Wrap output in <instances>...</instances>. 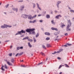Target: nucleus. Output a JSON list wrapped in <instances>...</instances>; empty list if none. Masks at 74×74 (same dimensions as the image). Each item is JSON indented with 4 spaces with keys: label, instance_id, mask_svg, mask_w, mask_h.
Listing matches in <instances>:
<instances>
[{
    "label": "nucleus",
    "instance_id": "nucleus-19",
    "mask_svg": "<svg viewBox=\"0 0 74 74\" xmlns=\"http://www.w3.org/2000/svg\"><path fill=\"white\" fill-rule=\"evenodd\" d=\"M47 47H51V45H50V44H47Z\"/></svg>",
    "mask_w": 74,
    "mask_h": 74
},
{
    "label": "nucleus",
    "instance_id": "nucleus-27",
    "mask_svg": "<svg viewBox=\"0 0 74 74\" xmlns=\"http://www.w3.org/2000/svg\"><path fill=\"white\" fill-rule=\"evenodd\" d=\"M5 69H7V65L6 64H5L4 65Z\"/></svg>",
    "mask_w": 74,
    "mask_h": 74
},
{
    "label": "nucleus",
    "instance_id": "nucleus-47",
    "mask_svg": "<svg viewBox=\"0 0 74 74\" xmlns=\"http://www.w3.org/2000/svg\"><path fill=\"white\" fill-rule=\"evenodd\" d=\"M9 55L10 56H12V53H11L9 54Z\"/></svg>",
    "mask_w": 74,
    "mask_h": 74
},
{
    "label": "nucleus",
    "instance_id": "nucleus-33",
    "mask_svg": "<svg viewBox=\"0 0 74 74\" xmlns=\"http://www.w3.org/2000/svg\"><path fill=\"white\" fill-rule=\"evenodd\" d=\"M59 40V39H55L54 41H56L57 40V41H58Z\"/></svg>",
    "mask_w": 74,
    "mask_h": 74
},
{
    "label": "nucleus",
    "instance_id": "nucleus-51",
    "mask_svg": "<svg viewBox=\"0 0 74 74\" xmlns=\"http://www.w3.org/2000/svg\"><path fill=\"white\" fill-rule=\"evenodd\" d=\"M65 36H68V34H67V33L65 34Z\"/></svg>",
    "mask_w": 74,
    "mask_h": 74
},
{
    "label": "nucleus",
    "instance_id": "nucleus-25",
    "mask_svg": "<svg viewBox=\"0 0 74 74\" xmlns=\"http://www.w3.org/2000/svg\"><path fill=\"white\" fill-rule=\"evenodd\" d=\"M32 34H33L34 35H35L36 34V32H35V31H32Z\"/></svg>",
    "mask_w": 74,
    "mask_h": 74
},
{
    "label": "nucleus",
    "instance_id": "nucleus-5",
    "mask_svg": "<svg viewBox=\"0 0 74 74\" xmlns=\"http://www.w3.org/2000/svg\"><path fill=\"white\" fill-rule=\"evenodd\" d=\"M63 50V49H61L59 50V51H58L57 52L56 51H55L54 53H52V54H55L56 53H60V52H62V51Z\"/></svg>",
    "mask_w": 74,
    "mask_h": 74
},
{
    "label": "nucleus",
    "instance_id": "nucleus-39",
    "mask_svg": "<svg viewBox=\"0 0 74 74\" xmlns=\"http://www.w3.org/2000/svg\"><path fill=\"white\" fill-rule=\"evenodd\" d=\"M65 26V25L63 24V25H62L61 26V27L63 28V27H64Z\"/></svg>",
    "mask_w": 74,
    "mask_h": 74
},
{
    "label": "nucleus",
    "instance_id": "nucleus-38",
    "mask_svg": "<svg viewBox=\"0 0 74 74\" xmlns=\"http://www.w3.org/2000/svg\"><path fill=\"white\" fill-rule=\"evenodd\" d=\"M1 28H5V27H4V25H2L1 26Z\"/></svg>",
    "mask_w": 74,
    "mask_h": 74
},
{
    "label": "nucleus",
    "instance_id": "nucleus-28",
    "mask_svg": "<svg viewBox=\"0 0 74 74\" xmlns=\"http://www.w3.org/2000/svg\"><path fill=\"white\" fill-rule=\"evenodd\" d=\"M64 65H65V67H69V65L66 64H65Z\"/></svg>",
    "mask_w": 74,
    "mask_h": 74
},
{
    "label": "nucleus",
    "instance_id": "nucleus-34",
    "mask_svg": "<svg viewBox=\"0 0 74 74\" xmlns=\"http://www.w3.org/2000/svg\"><path fill=\"white\" fill-rule=\"evenodd\" d=\"M34 42H36V40L34 38Z\"/></svg>",
    "mask_w": 74,
    "mask_h": 74
},
{
    "label": "nucleus",
    "instance_id": "nucleus-6",
    "mask_svg": "<svg viewBox=\"0 0 74 74\" xmlns=\"http://www.w3.org/2000/svg\"><path fill=\"white\" fill-rule=\"evenodd\" d=\"M4 25L5 28H7V27H12V26L11 25H9L6 24H4Z\"/></svg>",
    "mask_w": 74,
    "mask_h": 74
},
{
    "label": "nucleus",
    "instance_id": "nucleus-2",
    "mask_svg": "<svg viewBox=\"0 0 74 74\" xmlns=\"http://www.w3.org/2000/svg\"><path fill=\"white\" fill-rule=\"evenodd\" d=\"M35 30V29H27L26 30V32H27V33H30V32H33V31H34Z\"/></svg>",
    "mask_w": 74,
    "mask_h": 74
},
{
    "label": "nucleus",
    "instance_id": "nucleus-59",
    "mask_svg": "<svg viewBox=\"0 0 74 74\" xmlns=\"http://www.w3.org/2000/svg\"><path fill=\"white\" fill-rule=\"evenodd\" d=\"M29 23H33V21H29Z\"/></svg>",
    "mask_w": 74,
    "mask_h": 74
},
{
    "label": "nucleus",
    "instance_id": "nucleus-56",
    "mask_svg": "<svg viewBox=\"0 0 74 74\" xmlns=\"http://www.w3.org/2000/svg\"><path fill=\"white\" fill-rule=\"evenodd\" d=\"M41 16V14H39L38 15V16Z\"/></svg>",
    "mask_w": 74,
    "mask_h": 74
},
{
    "label": "nucleus",
    "instance_id": "nucleus-4",
    "mask_svg": "<svg viewBox=\"0 0 74 74\" xmlns=\"http://www.w3.org/2000/svg\"><path fill=\"white\" fill-rule=\"evenodd\" d=\"M68 26H71V22L70 20H68Z\"/></svg>",
    "mask_w": 74,
    "mask_h": 74
},
{
    "label": "nucleus",
    "instance_id": "nucleus-30",
    "mask_svg": "<svg viewBox=\"0 0 74 74\" xmlns=\"http://www.w3.org/2000/svg\"><path fill=\"white\" fill-rule=\"evenodd\" d=\"M46 40H50V38L49 37H47L46 38Z\"/></svg>",
    "mask_w": 74,
    "mask_h": 74
},
{
    "label": "nucleus",
    "instance_id": "nucleus-49",
    "mask_svg": "<svg viewBox=\"0 0 74 74\" xmlns=\"http://www.w3.org/2000/svg\"><path fill=\"white\" fill-rule=\"evenodd\" d=\"M24 36H25V35L24 34H23V35H21V37H24Z\"/></svg>",
    "mask_w": 74,
    "mask_h": 74
},
{
    "label": "nucleus",
    "instance_id": "nucleus-52",
    "mask_svg": "<svg viewBox=\"0 0 74 74\" xmlns=\"http://www.w3.org/2000/svg\"><path fill=\"white\" fill-rule=\"evenodd\" d=\"M58 59H59V60L61 59V58L60 57H58Z\"/></svg>",
    "mask_w": 74,
    "mask_h": 74
},
{
    "label": "nucleus",
    "instance_id": "nucleus-13",
    "mask_svg": "<svg viewBox=\"0 0 74 74\" xmlns=\"http://www.w3.org/2000/svg\"><path fill=\"white\" fill-rule=\"evenodd\" d=\"M45 35H47V36H50L51 34L48 32H46L45 33Z\"/></svg>",
    "mask_w": 74,
    "mask_h": 74
},
{
    "label": "nucleus",
    "instance_id": "nucleus-41",
    "mask_svg": "<svg viewBox=\"0 0 74 74\" xmlns=\"http://www.w3.org/2000/svg\"><path fill=\"white\" fill-rule=\"evenodd\" d=\"M1 69L2 71H5V69L3 68H1Z\"/></svg>",
    "mask_w": 74,
    "mask_h": 74
},
{
    "label": "nucleus",
    "instance_id": "nucleus-32",
    "mask_svg": "<svg viewBox=\"0 0 74 74\" xmlns=\"http://www.w3.org/2000/svg\"><path fill=\"white\" fill-rule=\"evenodd\" d=\"M23 54V52H21V53H18V56H21V55H22Z\"/></svg>",
    "mask_w": 74,
    "mask_h": 74
},
{
    "label": "nucleus",
    "instance_id": "nucleus-29",
    "mask_svg": "<svg viewBox=\"0 0 74 74\" xmlns=\"http://www.w3.org/2000/svg\"><path fill=\"white\" fill-rule=\"evenodd\" d=\"M59 15H58L56 16V18L57 19H59Z\"/></svg>",
    "mask_w": 74,
    "mask_h": 74
},
{
    "label": "nucleus",
    "instance_id": "nucleus-3",
    "mask_svg": "<svg viewBox=\"0 0 74 74\" xmlns=\"http://www.w3.org/2000/svg\"><path fill=\"white\" fill-rule=\"evenodd\" d=\"M21 16L22 18H24V19H26L28 17V15L23 14L21 15Z\"/></svg>",
    "mask_w": 74,
    "mask_h": 74
},
{
    "label": "nucleus",
    "instance_id": "nucleus-26",
    "mask_svg": "<svg viewBox=\"0 0 74 74\" xmlns=\"http://www.w3.org/2000/svg\"><path fill=\"white\" fill-rule=\"evenodd\" d=\"M28 41H31V42H32L33 41V40L31 39H28Z\"/></svg>",
    "mask_w": 74,
    "mask_h": 74
},
{
    "label": "nucleus",
    "instance_id": "nucleus-22",
    "mask_svg": "<svg viewBox=\"0 0 74 74\" xmlns=\"http://www.w3.org/2000/svg\"><path fill=\"white\" fill-rule=\"evenodd\" d=\"M46 17L47 18H50V16L49 14H47L46 15Z\"/></svg>",
    "mask_w": 74,
    "mask_h": 74
},
{
    "label": "nucleus",
    "instance_id": "nucleus-62",
    "mask_svg": "<svg viewBox=\"0 0 74 74\" xmlns=\"http://www.w3.org/2000/svg\"><path fill=\"white\" fill-rule=\"evenodd\" d=\"M23 1H19V2H23Z\"/></svg>",
    "mask_w": 74,
    "mask_h": 74
},
{
    "label": "nucleus",
    "instance_id": "nucleus-55",
    "mask_svg": "<svg viewBox=\"0 0 74 74\" xmlns=\"http://www.w3.org/2000/svg\"><path fill=\"white\" fill-rule=\"evenodd\" d=\"M41 30H42V31H44V29L43 28H41Z\"/></svg>",
    "mask_w": 74,
    "mask_h": 74
},
{
    "label": "nucleus",
    "instance_id": "nucleus-17",
    "mask_svg": "<svg viewBox=\"0 0 74 74\" xmlns=\"http://www.w3.org/2000/svg\"><path fill=\"white\" fill-rule=\"evenodd\" d=\"M7 63L10 66H12V64L11 63H10L9 62H7Z\"/></svg>",
    "mask_w": 74,
    "mask_h": 74
},
{
    "label": "nucleus",
    "instance_id": "nucleus-14",
    "mask_svg": "<svg viewBox=\"0 0 74 74\" xmlns=\"http://www.w3.org/2000/svg\"><path fill=\"white\" fill-rule=\"evenodd\" d=\"M12 9H13V10H14V11H16V12H18V8H13Z\"/></svg>",
    "mask_w": 74,
    "mask_h": 74
},
{
    "label": "nucleus",
    "instance_id": "nucleus-63",
    "mask_svg": "<svg viewBox=\"0 0 74 74\" xmlns=\"http://www.w3.org/2000/svg\"><path fill=\"white\" fill-rule=\"evenodd\" d=\"M63 46H64V47H67V46L66 45H64Z\"/></svg>",
    "mask_w": 74,
    "mask_h": 74
},
{
    "label": "nucleus",
    "instance_id": "nucleus-54",
    "mask_svg": "<svg viewBox=\"0 0 74 74\" xmlns=\"http://www.w3.org/2000/svg\"><path fill=\"white\" fill-rule=\"evenodd\" d=\"M62 67V65H60L59 67V69H60V68H61V67Z\"/></svg>",
    "mask_w": 74,
    "mask_h": 74
},
{
    "label": "nucleus",
    "instance_id": "nucleus-12",
    "mask_svg": "<svg viewBox=\"0 0 74 74\" xmlns=\"http://www.w3.org/2000/svg\"><path fill=\"white\" fill-rule=\"evenodd\" d=\"M51 29L52 30H56V31H58V30L57 29V28H55L54 27H51Z\"/></svg>",
    "mask_w": 74,
    "mask_h": 74
},
{
    "label": "nucleus",
    "instance_id": "nucleus-37",
    "mask_svg": "<svg viewBox=\"0 0 74 74\" xmlns=\"http://www.w3.org/2000/svg\"><path fill=\"white\" fill-rule=\"evenodd\" d=\"M33 7L34 8L35 7H36V4L35 3H33Z\"/></svg>",
    "mask_w": 74,
    "mask_h": 74
},
{
    "label": "nucleus",
    "instance_id": "nucleus-20",
    "mask_svg": "<svg viewBox=\"0 0 74 74\" xmlns=\"http://www.w3.org/2000/svg\"><path fill=\"white\" fill-rule=\"evenodd\" d=\"M51 22L53 24V25H55V22H54V20L51 21Z\"/></svg>",
    "mask_w": 74,
    "mask_h": 74
},
{
    "label": "nucleus",
    "instance_id": "nucleus-21",
    "mask_svg": "<svg viewBox=\"0 0 74 74\" xmlns=\"http://www.w3.org/2000/svg\"><path fill=\"white\" fill-rule=\"evenodd\" d=\"M58 34H59V33H58V32H55L54 33V35H55V36H57V35H58Z\"/></svg>",
    "mask_w": 74,
    "mask_h": 74
},
{
    "label": "nucleus",
    "instance_id": "nucleus-16",
    "mask_svg": "<svg viewBox=\"0 0 74 74\" xmlns=\"http://www.w3.org/2000/svg\"><path fill=\"white\" fill-rule=\"evenodd\" d=\"M27 39H28H28H29V37L27 36V37H25L23 39V40H26Z\"/></svg>",
    "mask_w": 74,
    "mask_h": 74
},
{
    "label": "nucleus",
    "instance_id": "nucleus-40",
    "mask_svg": "<svg viewBox=\"0 0 74 74\" xmlns=\"http://www.w3.org/2000/svg\"><path fill=\"white\" fill-rule=\"evenodd\" d=\"M67 45H69V46H71V45H72V44H70L69 43H68L67 44Z\"/></svg>",
    "mask_w": 74,
    "mask_h": 74
},
{
    "label": "nucleus",
    "instance_id": "nucleus-53",
    "mask_svg": "<svg viewBox=\"0 0 74 74\" xmlns=\"http://www.w3.org/2000/svg\"><path fill=\"white\" fill-rule=\"evenodd\" d=\"M21 66L23 67H26V66L25 65H22Z\"/></svg>",
    "mask_w": 74,
    "mask_h": 74
},
{
    "label": "nucleus",
    "instance_id": "nucleus-58",
    "mask_svg": "<svg viewBox=\"0 0 74 74\" xmlns=\"http://www.w3.org/2000/svg\"><path fill=\"white\" fill-rule=\"evenodd\" d=\"M9 41H10V40H6V41H5V42H8Z\"/></svg>",
    "mask_w": 74,
    "mask_h": 74
},
{
    "label": "nucleus",
    "instance_id": "nucleus-64",
    "mask_svg": "<svg viewBox=\"0 0 74 74\" xmlns=\"http://www.w3.org/2000/svg\"><path fill=\"white\" fill-rule=\"evenodd\" d=\"M37 12L38 13L39 12V10H37Z\"/></svg>",
    "mask_w": 74,
    "mask_h": 74
},
{
    "label": "nucleus",
    "instance_id": "nucleus-36",
    "mask_svg": "<svg viewBox=\"0 0 74 74\" xmlns=\"http://www.w3.org/2000/svg\"><path fill=\"white\" fill-rule=\"evenodd\" d=\"M36 16H37V15H35L34 16L32 17L33 19V18H36Z\"/></svg>",
    "mask_w": 74,
    "mask_h": 74
},
{
    "label": "nucleus",
    "instance_id": "nucleus-57",
    "mask_svg": "<svg viewBox=\"0 0 74 74\" xmlns=\"http://www.w3.org/2000/svg\"><path fill=\"white\" fill-rule=\"evenodd\" d=\"M18 55H19V53H17V54L16 55V57L17 56H18Z\"/></svg>",
    "mask_w": 74,
    "mask_h": 74
},
{
    "label": "nucleus",
    "instance_id": "nucleus-23",
    "mask_svg": "<svg viewBox=\"0 0 74 74\" xmlns=\"http://www.w3.org/2000/svg\"><path fill=\"white\" fill-rule=\"evenodd\" d=\"M39 36V34H38V33L36 34V38H37V37H38Z\"/></svg>",
    "mask_w": 74,
    "mask_h": 74
},
{
    "label": "nucleus",
    "instance_id": "nucleus-18",
    "mask_svg": "<svg viewBox=\"0 0 74 74\" xmlns=\"http://www.w3.org/2000/svg\"><path fill=\"white\" fill-rule=\"evenodd\" d=\"M11 62H12V63H14V62H15V60L14 59V58H12L11 60Z\"/></svg>",
    "mask_w": 74,
    "mask_h": 74
},
{
    "label": "nucleus",
    "instance_id": "nucleus-1",
    "mask_svg": "<svg viewBox=\"0 0 74 74\" xmlns=\"http://www.w3.org/2000/svg\"><path fill=\"white\" fill-rule=\"evenodd\" d=\"M26 32V31L25 30H22L20 31H18L17 32V33L15 34V36H16V35H18V34H22L21 33H24L25 34Z\"/></svg>",
    "mask_w": 74,
    "mask_h": 74
},
{
    "label": "nucleus",
    "instance_id": "nucleus-45",
    "mask_svg": "<svg viewBox=\"0 0 74 74\" xmlns=\"http://www.w3.org/2000/svg\"><path fill=\"white\" fill-rule=\"evenodd\" d=\"M39 22L40 23H42V20H39Z\"/></svg>",
    "mask_w": 74,
    "mask_h": 74
},
{
    "label": "nucleus",
    "instance_id": "nucleus-7",
    "mask_svg": "<svg viewBox=\"0 0 74 74\" xmlns=\"http://www.w3.org/2000/svg\"><path fill=\"white\" fill-rule=\"evenodd\" d=\"M28 19H30V20H32V19H33V17H32V15H28Z\"/></svg>",
    "mask_w": 74,
    "mask_h": 74
},
{
    "label": "nucleus",
    "instance_id": "nucleus-8",
    "mask_svg": "<svg viewBox=\"0 0 74 74\" xmlns=\"http://www.w3.org/2000/svg\"><path fill=\"white\" fill-rule=\"evenodd\" d=\"M70 27V26H67L66 29V31H71V29H69Z\"/></svg>",
    "mask_w": 74,
    "mask_h": 74
},
{
    "label": "nucleus",
    "instance_id": "nucleus-61",
    "mask_svg": "<svg viewBox=\"0 0 74 74\" xmlns=\"http://www.w3.org/2000/svg\"><path fill=\"white\" fill-rule=\"evenodd\" d=\"M69 9V10H71V8L70 7H68Z\"/></svg>",
    "mask_w": 74,
    "mask_h": 74
},
{
    "label": "nucleus",
    "instance_id": "nucleus-48",
    "mask_svg": "<svg viewBox=\"0 0 74 74\" xmlns=\"http://www.w3.org/2000/svg\"><path fill=\"white\" fill-rule=\"evenodd\" d=\"M58 15V16H59V17H60V18H61V17H62V15H61L60 14H59Z\"/></svg>",
    "mask_w": 74,
    "mask_h": 74
},
{
    "label": "nucleus",
    "instance_id": "nucleus-46",
    "mask_svg": "<svg viewBox=\"0 0 74 74\" xmlns=\"http://www.w3.org/2000/svg\"><path fill=\"white\" fill-rule=\"evenodd\" d=\"M42 16H45V14H44V13H42L41 15Z\"/></svg>",
    "mask_w": 74,
    "mask_h": 74
},
{
    "label": "nucleus",
    "instance_id": "nucleus-35",
    "mask_svg": "<svg viewBox=\"0 0 74 74\" xmlns=\"http://www.w3.org/2000/svg\"><path fill=\"white\" fill-rule=\"evenodd\" d=\"M42 48H44V49H46V48L45 47L44 45H43L42 46Z\"/></svg>",
    "mask_w": 74,
    "mask_h": 74
},
{
    "label": "nucleus",
    "instance_id": "nucleus-42",
    "mask_svg": "<svg viewBox=\"0 0 74 74\" xmlns=\"http://www.w3.org/2000/svg\"><path fill=\"white\" fill-rule=\"evenodd\" d=\"M9 5V4H8L7 5L5 6L6 8H8V7Z\"/></svg>",
    "mask_w": 74,
    "mask_h": 74
},
{
    "label": "nucleus",
    "instance_id": "nucleus-44",
    "mask_svg": "<svg viewBox=\"0 0 74 74\" xmlns=\"http://www.w3.org/2000/svg\"><path fill=\"white\" fill-rule=\"evenodd\" d=\"M42 63H43V62H40L38 64V65H40V64H42Z\"/></svg>",
    "mask_w": 74,
    "mask_h": 74
},
{
    "label": "nucleus",
    "instance_id": "nucleus-60",
    "mask_svg": "<svg viewBox=\"0 0 74 74\" xmlns=\"http://www.w3.org/2000/svg\"><path fill=\"white\" fill-rule=\"evenodd\" d=\"M43 14H46V11H45L43 12Z\"/></svg>",
    "mask_w": 74,
    "mask_h": 74
},
{
    "label": "nucleus",
    "instance_id": "nucleus-10",
    "mask_svg": "<svg viewBox=\"0 0 74 74\" xmlns=\"http://www.w3.org/2000/svg\"><path fill=\"white\" fill-rule=\"evenodd\" d=\"M36 4L37 5V7H38V8L39 10L41 11V8L40 7V6H39V4H38V3H37Z\"/></svg>",
    "mask_w": 74,
    "mask_h": 74
},
{
    "label": "nucleus",
    "instance_id": "nucleus-31",
    "mask_svg": "<svg viewBox=\"0 0 74 74\" xmlns=\"http://www.w3.org/2000/svg\"><path fill=\"white\" fill-rule=\"evenodd\" d=\"M37 22V21H36V20H34V21H32L33 23H35V22Z\"/></svg>",
    "mask_w": 74,
    "mask_h": 74
},
{
    "label": "nucleus",
    "instance_id": "nucleus-9",
    "mask_svg": "<svg viewBox=\"0 0 74 74\" xmlns=\"http://www.w3.org/2000/svg\"><path fill=\"white\" fill-rule=\"evenodd\" d=\"M61 3V1H58L56 5L58 8H59V4H60Z\"/></svg>",
    "mask_w": 74,
    "mask_h": 74
},
{
    "label": "nucleus",
    "instance_id": "nucleus-24",
    "mask_svg": "<svg viewBox=\"0 0 74 74\" xmlns=\"http://www.w3.org/2000/svg\"><path fill=\"white\" fill-rule=\"evenodd\" d=\"M40 54H41V55H42V56H45V54L42 52L40 53Z\"/></svg>",
    "mask_w": 74,
    "mask_h": 74
},
{
    "label": "nucleus",
    "instance_id": "nucleus-15",
    "mask_svg": "<svg viewBox=\"0 0 74 74\" xmlns=\"http://www.w3.org/2000/svg\"><path fill=\"white\" fill-rule=\"evenodd\" d=\"M28 46H29V47H30V48H32V45H31V44H30V42H28Z\"/></svg>",
    "mask_w": 74,
    "mask_h": 74
},
{
    "label": "nucleus",
    "instance_id": "nucleus-43",
    "mask_svg": "<svg viewBox=\"0 0 74 74\" xmlns=\"http://www.w3.org/2000/svg\"><path fill=\"white\" fill-rule=\"evenodd\" d=\"M20 49V47H17V50H19Z\"/></svg>",
    "mask_w": 74,
    "mask_h": 74
},
{
    "label": "nucleus",
    "instance_id": "nucleus-50",
    "mask_svg": "<svg viewBox=\"0 0 74 74\" xmlns=\"http://www.w3.org/2000/svg\"><path fill=\"white\" fill-rule=\"evenodd\" d=\"M23 47H20V49H23Z\"/></svg>",
    "mask_w": 74,
    "mask_h": 74
},
{
    "label": "nucleus",
    "instance_id": "nucleus-11",
    "mask_svg": "<svg viewBox=\"0 0 74 74\" xmlns=\"http://www.w3.org/2000/svg\"><path fill=\"white\" fill-rule=\"evenodd\" d=\"M24 7V6L23 5L21 6V9H20V10L21 11H23V10Z\"/></svg>",
    "mask_w": 74,
    "mask_h": 74
}]
</instances>
